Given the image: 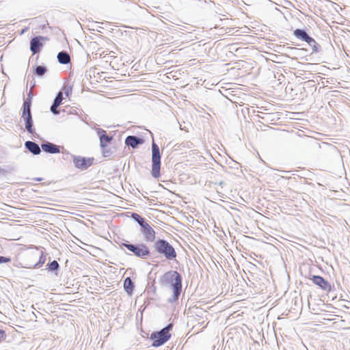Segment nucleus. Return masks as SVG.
<instances>
[{"mask_svg":"<svg viewBox=\"0 0 350 350\" xmlns=\"http://www.w3.org/2000/svg\"><path fill=\"white\" fill-rule=\"evenodd\" d=\"M49 38L47 37L42 36H37L33 38H32L30 40L29 43V48L31 53L34 55L36 53H38L42 48L44 46V44L42 41L44 40H48Z\"/></svg>","mask_w":350,"mask_h":350,"instance_id":"nucleus-8","label":"nucleus"},{"mask_svg":"<svg viewBox=\"0 0 350 350\" xmlns=\"http://www.w3.org/2000/svg\"><path fill=\"white\" fill-rule=\"evenodd\" d=\"M100 148H101L102 155L104 157H109L115 152L114 148L109 147V145H106L105 146L100 147Z\"/></svg>","mask_w":350,"mask_h":350,"instance_id":"nucleus-22","label":"nucleus"},{"mask_svg":"<svg viewBox=\"0 0 350 350\" xmlns=\"http://www.w3.org/2000/svg\"><path fill=\"white\" fill-rule=\"evenodd\" d=\"M11 260H12V259L9 256H0V265H3V264L10 262Z\"/></svg>","mask_w":350,"mask_h":350,"instance_id":"nucleus-25","label":"nucleus"},{"mask_svg":"<svg viewBox=\"0 0 350 350\" xmlns=\"http://www.w3.org/2000/svg\"><path fill=\"white\" fill-rule=\"evenodd\" d=\"M32 314H33L36 317V314H35L34 312H32Z\"/></svg>","mask_w":350,"mask_h":350,"instance_id":"nucleus-32","label":"nucleus"},{"mask_svg":"<svg viewBox=\"0 0 350 350\" xmlns=\"http://www.w3.org/2000/svg\"><path fill=\"white\" fill-rule=\"evenodd\" d=\"M293 35L298 39L302 40V41H305L306 42L308 41V40H310V38L311 36H310L308 35V33L306 32V31L305 29H296L295 30H294L293 31Z\"/></svg>","mask_w":350,"mask_h":350,"instance_id":"nucleus-17","label":"nucleus"},{"mask_svg":"<svg viewBox=\"0 0 350 350\" xmlns=\"http://www.w3.org/2000/svg\"><path fill=\"white\" fill-rule=\"evenodd\" d=\"M72 92V89L71 88L68 87V88H65V94L66 96H69V95L71 94Z\"/></svg>","mask_w":350,"mask_h":350,"instance_id":"nucleus-28","label":"nucleus"},{"mask_svg":"<svg viewBox=\"0 0 350 350\" xmlns=\"http://www.w3.org/2000/svg\"><path fill=\"white\" fill-rule=\"evenodd\" d=\"M47 72V68L45 66L38 65L33 67V74L38 77H43Z\"/></svg>","mask_w":350,"mask_h":350,"instance_id":"nucleus-19","label":"nucleus"},{"mask_svg":"<svg viewBox=\"0 0 350 350\" xmlns=\"http://www.w3.org/2000/svg\"><path fill=\"white\" fill-rule=\"evenodd\" d=\"M140 232L146 242L154 243L156 241V232L148 222L140 228Z\"/></svg>","mask_w":350,"mask_h":350,"instance_id":"nucleus-9","label":"nucleus"},{"mask_svg":"<svg viewBox=\"0 0 350 350\" xmlns=\"http://www.w3.org/2000/svg\"><path fill=\"white\" fill-rule=\"evenodd\" d=\"M46 27V25H43L42 29H44Z\"/></svg>","mask_w":350,"mask_h":350,"instance_id":"nucleus-30","label":"nucleus"},{"mask_svg":"<svg viewBox=\"0 0 350 350\" xmlns=\"http://www.w3.org/2000/svg\"><path fill=\"white\" fill-rule=\"evenodd\" d=\"M152 150V170L151 175L154 178L161 176V154L159 146L153 141L151 146Z\"/></svg>","mask_w":350,"mask_h":350,"instance_id":"nucleus-6","label":"nucleus"},{"mask_svg":"<svg viewBox=\"0 0 350 350\" xmlns=\"http://www.w3.org/2000/svg\"><path fill=\"white\" fill-rule=\"evenodd\" d=\"M41 148L43 150V151L50 154L59 153L61 152V147L59 146H57L49 142H43L41 144Z\"/></svg>","mask_w":350,"mask_h":350,"instance_id":"nucleus-13","label":"nucleus"},{"mask_svg":"<svg viewBox=\"0 0 350 350\" xmlns=\"http://www.w3.org/2000/svg\"><path fill=\"white\" fill-rule=\"evenodd\" d=\"M25 148L33 155H38L41 152L39 145L32 141H27L25 142Z\"/></svg>","mask_w":350,"mask_h":350,"instance_id":"nucleus-15","label":"nucleus"},{"mask_svg":"<svg viewBox=\"0 0 350 350\" xmlns=\"http://www.w3.org/2000/svg\"><path fill=\"white\" fill-rule=\"evenodd\" d=\"M124 289L129 295H131L135 288V283L130 277H126L123 282Z\"/></svg>","mask_w":350,"mask_h":350,"instance_id":"nucleus-16","label":"nucleus"},{"mask_svg":"<svg viewBox=\"0 0 350 350\" xmlns=\"http://www.w3.org/2000/svg\"><path fill=\"white\" fill-rule=\"evenodd\" d=\"M223 184H224V182H223V181H221V182L219 183V185H222Z\"/></svg>","mask_w":350,"mask_h":350,"instance_id":"nucleus-31","label":"nucleus"},{"mask_svg":"<svg viewBox=\"0 0 350 350\" xmlns=\"http://www.w3.org/2000/svg\"><path fill=\"white\" fill-rule=\"evenodd\" d=\"M63 100V93L62 92H59L50 107L51 112L54 115H58L59 113V110H58V107L62 104Z\"/></svg>","mask_w":350,"mask_h":350,"instance_id":"nucleus-14","label":"nucleus"},{"mask_svg":"<svg viewBox=\"0 0 350 350\" xmlns=\"http://www.w3.org/2000/svg\"><path fill=\"white\" fill-rule=\"evenodd\" d=\"M34 180L36 181H41L42 180V178H34Z\"/></svg>","mask_w":350,"mask_h":350,"instance_id":"nucleus-29","label":"nucleus"},{"mask_svg":"<svg viewBox=\"0 0 350 350\" xmlns=\"http://www.w3.org/2000/svg\"><path fill=\"white\" fill-rule=\"evenodd\" d=\"M310 40H308L306 42L311 46L312 53H318L321 51V46L315 41L312 37L310 38Z\"/></svg>","mask_w":350,"mask_h":350,"instance_id":"nucleus-23","label":"nucleus"},{"mask_svg":"<svg viewBox=\"0 0 350 350\" xmlns=\"http://www.w3.org/2000/svg\"><path fill=\"white\" fill-rule=\"evenodd\" d=\"M46 260V255L44 254V252H41L40 256L39 258V260L37 263L33 265L31 267L32 268H40L42 266V265L45 262Z\"/></svg>","mask_w":350,"mask_h":350,"instance_id":"nucleus-24","label":"nucleus"},{"mask_svg":"<svg viewBox=\"0 0 350 350\" xmlns=\"http://www.w3.org/2000/svg\"><path fill=\"white\" fill-rule=\"evenodd\" d=\"M5 337H6V334H5V331L3 329H0V341L1 340L5 339Z\"/></svg>","mask_w":350,"mask_h":350,"instance_id":"nucleus-27","label":"nucleus"},{"mask_svg":"<svg viewBox=\"0 0 350 350\" xmlns=\"http://www.w3.org/2000/svg\"><path fill=\"white\" fill-rule=\"evenodd\" d=\"M96 133L99 137L100 147L109 145L113 141V136H110L107 134V131L103 129H96Z\"/></svg>","mask_w":350,"mask_h":350,"instance_id":"nucleus-11","label":"nucleus"},{"mask_svg":"<svg viewBox=\"0 0 350 350\" xmlns=\"http://www.w3.org/2000/svg\"><path fill=\"white\" fill-rule=\"evenodd\" d=\"M57 61L61 64H68L70 62V57L66 51H62L57 53Z\"/></svg>","mask_w":350,"mask_h":350,"instance_id":"nucleus-18","label":"nucleus"},{"mask_svg":"<svg viewBox=\"0 0 350 350\" xmlns=\"http://www.w3.org/2000/svg\"><path fill=\"white\" fill-rule=\"evenodd\" d=\"M31 94H28V97L24 100L23 107L21 109L22 115L21 119L25 122V130L29 134H33L35 133V129L33 128V122L32 115L31 112Z\"/></svg>","mask_w":350,"mask_h":350,"instance_id":"nucleus-4","label":"nucleus"},{"mask_svg":"<svg viewBox=\"0 0 350 350\" xmlns=\"http://www.w3.org/2000/svg\"><path fill=\"white\" fill-rule=\"evenodd\" d=\"M154 252L164 257L167 260L171 261L176 258L177 254L173 247L167 240L159 238L152 245Z\"/></svg>","mask_w":350,"mask_h":350,"instance_id":"nucleus-2","label":"nucleus"},{"mask_svg":"<svg viewBox=\"0 0 350 350\" xmlns=\"http://www.w3.org/2000/svg\"><path fill=\"white\" fill-rule=\"evenodd\" d=\"M72 160L74 165L77 168L81 170H85L93 165L94 158L73 156Z\"/></svg>","mask_w":350,"mask_h":350,"instance_id":"nucleus-7","label":"nucleus"},{"mask_svg":"<svg viewBox=\"0 0 350 350\" xmlns=\"http://www.w3.org/2000/svg\"><path fill=\"white\" fill-rule=\"evenodd\" d=\"M131 217L135 222H137L140 226V228L147 223L146 219L142 217L138 213H132Z\"/></svg>","mask_w":350,"mask_h":350,"instance_id":"nucleus-21","label":"nucleus"},{"mask_svg":"<svg viewBox=\"0 0 350 350\" xmlns=\"http://www.w3.org/2000/svg\"><path fill=\"white\" fill-rule=\"evenodd\" d=\"M182 282L183 277L176 271H168L161 277L159 283L173 291L172 295L167 299L168 303L174 304L178 300L182 292Z\"/></svg>","mask_w":350,"mask_h":350,"instance_id":"nucleus-1","label":"nucleus"},{"mask_svg":"<svg viewBox=\"0 0 350 350\" xmlns=\"http://www.w3.org/2000/svg\"><path fill=\"white\" fill-rule=\"evenodd\" d=\"M120 245L126 248L132 254L139 258L146 259L151 254L150 248L144 243L133 244L126 240H122Z\"/></svg>","mask_w":350,"mask_h":350,"instance_id":"nucleus-3","label":"nucleus"},{"mask_svg":"<svg viewBox=\"0 0 350 350\" xmlns=\"http://www.w3.org/2000/svg\"><path fill=\"white\" fill-rule=\"evenodd\" d=\"M62 154H63V159L64 160H68L70 158H72V157L74 155L70 154L68 152H67L66 150H64V151H62Z\"/></svg>","mask_w":350,"mask_h":350,"instance_id":"nucleus-26","label":"nucleus"},{"mask_svg":"<svg viewBox=\"0 0 350 350\" xmlns=\"http://www.w3.org/2000/svg\"><path fill=\"white\" fill-rule=\"evenodd\" d=\"M144 142V139L142 137L135 135H129L125 139V144L133 149L137 148Z\"/></svg>","mask_w":350,"mask_h":350,"instance_id":"nucleus-12","label":"nucleus"},{"mask_svg":"<svg viewBox=\"0 0 350 350\" xmlns=\"http://www.w3.org/2000/svg\"><path fill=\"white\" fill-rule=\"evenodd\" d=\"M310 280L314 284L325 291L329 292L332 289L330 284L324 278L320 275H313Z\"/></svg>","mask_w":350,"mask_h":350,"instance_id":"nucleus-10","label":"nucleus"},{"mask_svg":"<svg viewBox=\"0 0 350 350\" xmlns=\"http://www.w3.org/2000/svg\"><path fill=\"white\" fill-rule=\"evenodd\" d=\"M59 269V265L56 260L49 262L46 265V270L49 272L57 271Z\"/></svg>","mask_w":350,"mask_h":350,"instance_id":"nucleus-20","label":"nucleus"},{"mask_svg":"<svg viewBox=\"0 0 350 350\" xmlns=\"http://www.w3.org/2000/svg\"><path fill=\"white\" fill-rule=\"evenodd\" d=\"M172 329L171 323L158 332H153L150 334V339L152 340V346L158 347L165 344L171 337L170 330Z\"/></svg>","mask_w":350,"mask_h":350,"instance_id":"nucleus-5","label":"nucleus"}]
</instances>
